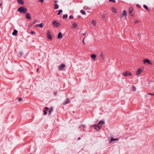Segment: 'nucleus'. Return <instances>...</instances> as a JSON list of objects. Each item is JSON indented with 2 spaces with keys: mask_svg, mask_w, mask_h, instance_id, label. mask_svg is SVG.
Wrapping results in <instances>:
<instances>
[{
  "mask_svg": "<svg viewBox=\"0 0 154 154\" xmlns=\"http://www.w3.org/2000/svg\"><path fill=\"white\" fill-rule=\"evenodd\" d=\"M105 122L103 121H100L97 125H94L93 127L97 131H98L102 127V125L104 124Z\"/></svg>",
  "mask_w": 154,
  "mask_h": 154,
  "instance_id": "obj_1",
  "label": "nucleus"
},
{
  "mask_svg": "<svg viewBox=\"0 0 154 154\" xmlns=\"http://www.w3.org/2000/svg\"><path fill=\"white\" fill-rule=\"evenodd\" d=\"M17 11L21 13L26 14L27 12V9L24 7L21 6L18 8Z\"/></svg>",
  "mask_w": 154,
  "mask_h": 154,
  "instance_id": "obj_2",
  "label": "nucleus"
},
{
  "mask_svg": "<svg viewBox=\"0 0 154 154\" xmlns=\"http://www.w3.org/2000/svg\"><path fill=\"white\" fill-rule=\"evenodd\" d=\"M52 24L55 27H57L60 25V24L57 22L56 20H54L52 22Z\"/></svg>",
  "mask_w": 154,
  "mask_h": 154,
  "instance_id": "obj_3",
  "label": "nucleus"
},
{
  "mask_svg": "<svg viewBox=\"0 0 154 154\" xmlns=\"http://www.w3.org/2000/svg\"><path fill=\"white\" fill-rule=\"evenodd\" d=\"M123 75L124 76H129V75H130L131 76H132V75H131V73L130 72H129V71H128L124 72L123 73Z\"/></svg>",
  "mask_w": 154,
  "mask_h": 154,
  "instance_id": "obj_4",
  "label": "nucleus"
},
{
  "mask_svg": "<svg viewBox=\"0 0 154 154\" xmlns=\"http://www.w3.org/2000/svg\"><path fill=\"white\" fill-rule=\"evenodd\" d=\"M143 71V69L142 68L139 69L137 71L136 75H140Z\"/></svg>",
  "mask_w": 154,
  "mask_h": 154,
  "instance_id": "obj_5",
  "label": "nucleus"
},
{
  "mask_svg": "<svg viewBox=\"0 0 154 154\" xmlns=\"http://www.w3.org/2000/svg\"><path fill=\"white\" fill-rule=\"evenodd\" d=\"M47 38H48L50 40L52 39V36L51 34V32L50 31H48L47 34Z\"/></svg>",
  "mask_w": 154,
  "mask_h": 154,
  "instance_id": "obj_6",
  "label": "nucleus"
},
{
  "mask_svg": "<svg viewBox=\"0 0 154 154\" xmlns=\"http://www.w3.org/2000/svg\"><path fill=\"white\" fill-rule=\"evenodd\" d=\"M65 67V65L62 64L60 65L58 67V70L60 71L63 69Z\"/></svg>",
  "mask_w": 154,
  "mask_h": 154,
  "instance_id": "obj_7",
  "label": "nucleus"
},
{
  "mask_svg": "<svg viewBox=\"0 0 154 154\" xmlns=\"http://www.w3.org/2000/svg\"><path fill=\"white\" fill-rule=\"evenodd\" d=\"M127 14V11L125 10H124L123 11L122 13L121 14V17H123L125 16V17H126Z\"/></svg>",
  "mask_w": 154,
  "mask_h": 154,
  "instance_id": "obj_8",
  "label": "nucleus"
},
{
  "mask_svg": "<svg viewBox=\"0 0 154 154\" xmlns=\"http://www.w3.org/2000/svg\"><path fill=\"white\" fill-rule=\"evenodd\" d=\"M143 62L145 63H147L148 64H150L151 65L152 64V63L150 62V60L148 59H146L144 60H143Z\"/></svg>",
  "mask_w": 154,
  "mask_h": 154,
  "instance_id": "obj_9",
  "label": "nucleus"
},
{
  "mask_svg": "<svg viewBox=\"0 0 154 154\" xmlns=\"http://www.w3.org/2000/svg\"><path fill=\"white\" fill-rule=\"evenodd\" d=\"M91 57L94 60V61H96V55L95 54H92L91 56Z\"/></svg>",
  "mask_w": 154,
  "mask_h": 154,
  "instance_id": "obj_10",
  "label": "nucleus"
},
{
  "mask_svg": "<svg viewBox=\"0 0 154 154\" xmlns=\"http://www.w3.org/2000/svg\"><path fill=\"white\" fill-rule=\"evenodd\" d=\"M70 102V100H69V99L67 98L63 104V105H66L67 104H68Z\"/></svg>",
  "mask_w": 154,
  "mask_h": 154,
  "instance_id": "obj_11",
  "label": "nucleus"
},
{
  "mask_svg": "<svg viewBox=\"0 0 154 154\" xmlns=\"http://www.w3.org/2000/svg\"><path fill=\"white\" fill-rule=\"evenodd\" d=\"M72 26L73 28H77L78 27V25L77 24L75 23L74 22H73L72 23Z\"/></svg>",
  "mask_w": 154,
  "mask_h": 154,
  "instance_id": "obj_12",
  "label": "nucleus"
},
{
  "mask_svg": "<svg viewBox=\"0 0 154 154\" xmlns=\"http://www.w3.org/2000/svg\"><path fill=\"white\" fill-rule=\"evenodd\" d=\"M26 17L28 20H30L31 19V17L29 13H26Z\"/></svg>",
  "mask_w": 154,
  "mask_h": 154,
  "instance_id": "obj_13",
  "label": "nucleus"
},
{
  "mask_svg": "<svg viewBox=\"0 0 154 154\" xmlns=\"http://www.w3.org/2000/svg\"><path fill=\"white\" fill-rule=\"evenodd\" d=\"M133 8L132 7H130L129 8V13L132 16L131 13L132 12Z\"/></svg>",
  "mask_w": 154,
  "mask_h": 154,
  "instance_id": "obj_14",
  "label": "nucleus"
},
{
  "mask_svg": "<svg viewBox=\"0 0 154 154\" xmlns=\"http://www.w3.org/2000/svg\"><path fill=\"white\" fill-rule=\"evenodd\" d=\"M57 38L58 39H61L62 38V35L61 32L58 33Z\"/></svg>",
  "mask_w": 154,
  "mask_h": 154,
  "instance_id": "obj_15",
  "label": "nucleus"
},
{
  "mask_svg": "<svg viewBox=\"0 0 154 154\" xmlns=\"http://www.w3.org/2000/svg\"><path fill=\"white\" fill-rule=\"evenodd\" d=\"M17 2L19 4L23 5L24 4V2L23 0H17Z\"/></svg>",
  "mask_w": 154,
  "mask_h": 154,
  "instance_id": "obj_16",
  "label": "nucleus"
},
{
  "mask_svg": "<svg viewBox=\"0 0 154 154\" xmlns=\"http://www.w3.org/2000/svg\"><path fill=\"white\" fill-rule=\"evenodd\" d=\"M35 26H38L39 27L42 28L44 26V23H42L40 24H37Z\"/></svg>",
  "mask_w": 154,
  "mask_h": 154,
  "instance_id": "obj_17",
  "label": "nucleus"
},
{
  "mask_svg": "<svg viewBox=\"0 0 154 154\" xmlns=\"http://www.w3.org/2000/svg\"><path fill=\"white\" fill-rule=\"evenodd\" d=\"M18 33V31L17 30L14 29V31L12 33V35H17Z\"/></svg>",
  "mask_w": 154,
  "mask_h": 154,
  "instance_id": "obj_18",
  "label": "nucleus"
},
{
  "mask_svg": "<svg viewBox=\"0 0 154 154\" xmlns=\"http://www.w3.org/2000/svg\"><path fill=\"white\" fill-rule=\"evenodd\" d=\"M112 12L114 13H116V9L114 8V7H112Z\"/></svg>",
  "mask_w": 154,
  "mask_h": 154,
  "instance_id": "obj_19",
  "label": "nucleus"
},
{
  "mask_svg": "<svg viewBox=\"0 0 154 154\" xmlns=\"http://www.w3.org/2000/svg\"><path fill=\"white\" fill-rule=\"evenodd\" d=\"M80 12L83 15H85L86 12L85 11L83 10H81L80 11Z\"/></svg>",
  "mask_w": 154,
  "mask_h": 154,
  "instance_id": "obj_20",
  "label": "nucleus"
},
{
  "mask_svg": "<svg viewBox=\"0 0 154 154\" xmlns=\"http://www.w3.org/2000/svg\"><path fill=\"white\" fill-rule=\"evenodd\" d=\"M118 140V138L115 139V138H112L111 139V140H110V142H112V141H114L117 140Z\"/></svg>",
  "mask_w": 154,
  "mask_h": 154,
  "instance_id": "obj_21",
  "label": "nucleus"
},
{
  "mask_svg": "<svg viewBox=\"0 0 154 154\" xmlns=\"http://www.w3.org/2000/svg\"><path fill=\"white\" fill-rule=\"evenodd\" d=\"M143 6V7L145 8L147 10V11H149V9L146 5H144Z\"/></svg>",
  "mask_w": 154,
  "mask_h": 154,
  "instance_id": "obj_22",
  "label": "nucleus"
},
{
  "mask_svg": "<svg viewBox=\"0 0 154 154\" xmlns=\"http://www.w3.org/2000/svg\"><path fill=\"white\" fill-rule=\"evenodd\" d=\"M53 109L51 108L49 110V115H50L51 114V112L53 111Z\"/></svg>",
  "mask_w": 154,
  "mask_h": 154,
  "instance_id": "obj_23",
  "label": "nucleus"
},
{
  "mask_svg": "<svg viewBox=\"0 0 154 154\" xmlns=\"http://www.w3.org/2000/svg\"><path fill=\"white\" fill-rule=\"evenodd\" d=\"M58 5L57 4H55L54 5V9H58Z\"/></svg>",
  "mask_w": 154,
  "mask_h": 154,
  "instance_id": "obj_24",
  "label": "nucleus"
},
{
  "mask_svg": "<svg viewBox=\"0 0 154 154\" xmlns=\"http://www.w3.org/2000/svg\"><path fill=\"white\" fill-rule=\"evenodd\" d=\"M68 17V15L67 14H66L65 15H63V19H66Z\"/></svg>",
  "mask_w": 154,
  "mask_h": 154,
  "instance_id": "obj_25",
  "label": "nucleus"
},
{
  "mask_svg": "<svg viewBox=\"0 0 154 154\" xmlns=\"http://www.w3.org/2000/svg\"><path fill=\"white\" fill-rule=\"evenodd\" d=\"M37 21H38V20H35L33 21V23H32V24L31 25H33V24H35V23H36L37 22Z\"/></svg>",
  "mask_w": 154,
  "mask_h": 154,
  "instance_id": "obj_26",
  "label": "nucleus"
},
{
  "mask_svg": "<svg viewBox=\"0 0 154 154\" xmlns=\"http://www.w3.org/2000/svg\"><path fill=\"white\" fill-rule=\"evenodd\" d=\"M23 53L22 51H20L19 52V56H20V57L22 56L23 55Z\"/></svg>",
  "mask_w": 154,
  "mask_h": 154,
  "instance_id": "obj_27",
  "label": "nucleus"
},
{
  "mask_svg": "<svg viewBox=\"0 0 154 154\" xmlns=\"http://www.w3.org/2000/svg\"><path fill=\"white\" fill-rule=\"evenodd\" d=\"M62 12V11L61 10H60L58 13V15H60V14Z\"/></svg>",
  "mask_w": 154,
  "mask_h": 154,
  "instance_id": "obj_28",
  "label": "nucleus"
},
{
  "mask_svg": "<svg viewBox=\"0 0 154 154\" xmlns=\"http://www.w3.org/2000/svg\"><path fill=\"white\" fill-rule=\"evenodd\" d=\"M133 91H135L136 90V88L134 86H133Z\"/></svg>",
  "mask_w": 154,
  "mask_h": 154,
  "instance_id": "obj_29",
  "label": "nucleus"
},
{
  "mask_svg": "<svg viewBox=\"0 0 154 154\" xmlns=\"http://www.w3.org/2000/svg\"><path fill=\"white\" fill-rule=\"evenodd\" d=\"M140 21L138 20H135L134 21V23L135 24L138 23H139Z\"/></svg>",
  "mask_w": 154,
  "mask_h": 154,
  "instance_id": "obj_30",
  "label": "nucleus"
},
{
  "mask_svg": "<svg viewBox=\"0 0 154 154\" xmlns=\"http://www.w3.org/2000/svg\"><path fill=\"white\" fill-rule=\"evenodd\" d=\"M43 112H44V115H46L47 114V112L46 110H44Z\"/></svg>",
  "mask_w": 154,
  "mask_h": 154,
  "instance_id": "obj_31",
  "label": "nucleus"
},
{
  "mask_svg": "<svg viewBox=\"0 0 154 154\" xmlns=\"http://www.w3.org/2000/svg\"><path fill=\"white\" fill-rule=\"evenodd\" d=\"M92 23H93L94 25H95V22L94 20H92Z\"/></svg>",
  "mask_w": 154,
  "mask_h": 154,
  "instance_id": "obj_32",
  "label": "nucleus"
},
{
  "mask_svg": "<svg viewBox=\"0 0 154 154\" xmlns=\"http://www.w3.org/2000/svg\"><path fill=\"white\" fill-rule=\"evenodd\" d=\"M105 14H103L102 15V17L104 19L105 18Z\"/></svg>",
  "mask_w": 154,
  "mask_h": 154,
  "instance_id": "obj_33",
  "label": "nucleus"
},
{
  "mask_svg": "<svg viewBox=\"0 0 154 154\" xmlns=\"http://www.w3.org/2000/svg\"><path fill=\"white\" fill-rule=\"evenodd\" d=\"M148 94L149 95H151V96H153V95H154V93L152 94V93H148Z\"/></svg>",
  "mask_w": 154,
  "mask_h": 154,
  "instance_id": "obj_34",
  "label": "nucleus"
},
{
  "mask_svg": "<svg viewBox=\"0 0 154 154\" xmlns=\"http://www.w3.org/2000/svg\"><path fill=\"white\" fill-rule=\"evenodd\" d=\"M45 110L47 111L49 109V108L47 107H45Z\"/></svg>",
  "mask_w": 154,
  "mask_h": 154,
  "instance_id": "obj_35",
  "label": "nucleus"
},
{
  "mask_svg": "<svg viewBox=\"0 0 154 154\" xmlns=\"http://www.w3.org/2000/svg\"><path fill=\"white\" fill-rule=\"evenodd\" d=\"M73 17H73V16H72V15H70V16H69V18H71H71H73Z\"/></svg>",
  "mask_w": 154,
  "mask_h": 154,
  "instance_id": "obj_36",
  "label": "nucleus"
},
{
  "mask_svg": "<svg viewBox=\"0 0 154 154\" xmlns=\"http://www.w3.org/2000/svg\"><path fill=\"white\" fill-rule=\"evenodd\" d=\"M22 98H20L18 100L19 101H20L22 100Z\"/></svg>",
  "mask_w": 154,
  "mask_h": 154,
  "instance_id": "obj_37",
  "label": "nucleus"
},
{
  "mask_svg": "<svg viewBox=\"0 0 154 154\" xmlns=\"http://www.w3.org/2000/svg\"><path fill=\"white\" fill-rule=\"evenodd\" d=\"M31 33L35 34V32L34 31H32L31 32Z\"/></svg>",
  "mask_w": 154,
  "mask_h": 154,
  "instance_id": "obj_38",
  "label": "nucleus"
},
{
  "mask_svg": "<svg viewBox=\"0 0 154 154\" xmlns=\"http://www.w3.org/2000/svg\"><path fill=\"white\" fill-rule=\"evenodd\" d=\"M109 1L110 2H116L115 0H109Z\"/></svg>",
  "mask_w": 154,
  "mask_h": 154,
  "instance_id": "obj_39",
  "label": "nucleus"
},
{
  "mask_svg": "<svg viewBox=\"0 0 154 154\" xmlns=\"http://www.w3.org/2000/svg\"><path fill=\"white\" fill-rule=\"evenodd\" d=\"M57 2V0H55L54 1V3H56Z\"/></svg>",
  "mask_w": 154,
  "mask_h": 154,
  "instance_id": "obj_40",
  "label": "nucleus"
},
{
  "mask_svg": "<svg viewBox=\"0 0 154 154\" xmlns=\"http://www.w3.org/2000/svg\"><path fill=\"white\" fill-rule=\"evenodd\" d=\"M39 1L42 3H43V2L44 0H39Z\"/></svg>",
  "mask_w": 154,
  "mask_h": 154,
  "instance_id": "obj_41",
  "label": "nucleus"
},
{
  "mask_svg": "<svg viewBox=\"0 0 154 154\" xmlns=\"http://www.w3.org/2000/svg\"><path fill=\"white\" fill-rule=\"evenodd\" d=\"M57 94V92H54V94L55 95H56V94Z\"/></svg>",
  "mask_w": 154,
  "mask_h": 154,
  "instance_id": "obj_42",
  "label": "nucleus"
},
{
  "mask_svg": "<svg viewBox=\"0 0 154 154\" xmlns=\"http://www.w3.org/2000/svg\"><path fill=\"white\" fill-rule=\"evenodd\" d=\"M80 17H81V16H80L79 15V16H78V18H80Z\"/></svg>",
  "mask_w": 154,
  "mask_h": 154,
  "instance_id": "obj_43",
  "label": "nucleus"
},
{
  "mask_svg": "<svg viewBox=\"0 0 154 154\" xmlns=\"http://www.w3.org/2000/svg\"><path fill=\"white\" fill-rule=\"evenodd\" d=\"M85 38H84V39L83 40V43H84V44H85V42H84V39H85Z\"/></svg>",
  "mask_w": 154,
  "mask_h": 154,
  "instance_id": "obj_44",
  "label": "nucleus"
},
{
  "mask_svg": "<svg viewBox=\"0 0 154 154\" xmlns=\"http://www.w3.org/2000/svg\"><path fill=\"white\" fill-rule=\"evenodd\" d=\"M80 128H84V126L83 125H82L81 127H80Z\"/></svg>",
  "mask_w": 154,
  "mask_h": 154,
  "instance_id": "obj_45",
  "label": "nucleus"
},
{
  "mask_svg": "<svg viewBox=\"0 0 154 154\" xmlns=\"http://www.w3.org/2000/svg\"><path fill=\"white\" fill-rule=\"evenodd\" d=\"M78 140H80V139H81V138H80V137H78Z\"/></svg>",
  "mask_w": 154,
  "mask_h": 154,
  "instance_id": "obj_46",
  "label": "nucleus"
},
{
  "mask_svg": "<svg viewBox=\"0 0 154 154\" xmlns=\"http://www.w3.org/2000/svg\"><path fill=\"white\" fill-rule=\"evenodd\" d=\"M101 57H103V54H101Z\"/></svg>",
  "mask_w": 154,
  "mask_h": 154,
  "instance_id": "obj_47",
  "label": "nucleus"
},
{
  "mask_svg": "<svg viewBox=\"0 0 154 154\" xmlns=\"http://www.w3.org/2000/svg\"><path fill=\"white\" fill-rule=\"evenodd\" d=\"M137 6H139V5H137Z\"/></svg>",
  "mask_w": 154,
  "mask_h": 154,
  "instance_id": "obj_48",
  "label": "nucleus"
},
{
  "mask_svg": "<svg viewBox=\"0 0 154 154\" xmlns=\"http://www.w3.org/2000/svg\"><path fill=\"white\" fill-rule=\"evenodd\" d=\"M38 71V69L37 70V71Z\"/></svg>",
  "mask_w": 154,
  "mask_h": 154,
  "instance_id": "obj_49",
  "label": "nucleus"
}]
</instances>
